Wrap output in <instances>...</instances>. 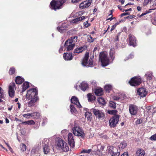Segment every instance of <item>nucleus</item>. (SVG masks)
Returning <instances> with one entry per match:
<instances>
[{"instance_id": "1", "label": "nucleus", "mask_w": 156, "mask_h": 156, "mask_svg": "<svg viewBox=\"0 0 156 156\" xmlns=\"http://www.w3.org/2000/svg\"><path fill=\"white\" fill-rule=\"evenodd\" d=\"M56 145L57 148L62 151L66 152L69 150V147L67 144L60 138L56 140Z\"/></svg>"}, {"instance_id": "2", "label": "nucleus", "mask_w": 156, "mask_h": 156, "mask_svg": "<svg viewBox=\"0 0 156 156\" xmlns=\"http://www.w3.org/2000/svg\"><path fill=\"white\" fill-rule=\"evenodd\" d=\"M77 38L76 36L72 37L65 42L64 46L67 47V51H70L73 49L75 43L77 42Z\"/></svg>"}, {"instance_id": "3", "label": "nucleus", "mask_w": 156, "mask_h": 156, "mask_svg": "<svg viewBox=\"0 0 156 156\" xmlns=\"http://www.w3.org/2000/svg\"><path fill=\"white\" fill-rule=\"evenodd\" d=\"M99 60L101 61L102 65L103 66H107L112 62L111 59H109L107 56V54L105 52H101L100 53Z\"/></svg>"}, {"instance_id": "4", "label": "nucleus", "mask_w": 156, "mask_h": 156, "mask_svg": "<svg viewBox=\"0 0 156 156\" xmlns=\"http://www.w3.org/2000/svg\"><path fill=\"white\" fill-rule=\"evenodd\" d=\"M105 147V146L103 145L97 144L92 147V150L95 154L101 156L102 154V151L104 150Z\"/></svg>"}, {"instance_id": "5", "label": "nucleus", "mask_w": 156, "mask_h": 156, "mask_svg": "<svg viewBox=\"0 0 156 156\" xmlns=\"http://www.w3.org/2000/svg\"><path fill=\"white\" fill-rule=\"evenodd\" d=\"M106 153L111 156H119L120 155V152L117 148L113 146L107 147Z\"/></svg>"}, {"instance_id": "6", "label": "nucleus", "mask_w": 156, "mask_h": 156, "mask_svg": "<svg viewBox=\"0 0 156 156\" xmlns=\"http://www.w3.org/2000/svg\"><path fill=\"white\" fill-rule=\"evenodd\" d=\"M89 57V53L87 52L85 54L84 57L82 60V64L83 66H91L93 63V58L91 57L89 59L88 62L87 61Z\"/></svg>"}, {"instance_id": "7", "label": "nucleus", "mask_w": 156, "mask_h": 156, "mask_svg": "<svg viewBox=\"0 0 156 156\" xmlns=\"http://www.w3.org/2000/svg\"><path fill=\"white\" fill-rule=\"evenodd\" d=\"M37 94L38 91L35 88L31 89L27 91L26 98L29 100L31 99L38 97Z\"/></svg>"}, {"instance_id": "8", "label": "nucleus", "mask_w": 156, "mask_h": 156, "mask_svg": "<svg viewBox=\"0 0 156 156\" xmlns=\"http://www.w3.org/2000/svg\"><path fill=\"white\" fill-rule=\"evenodd\" d=\"M119 119V116L115 115L112 117L109 120V125L111 128L115 127L118 124Z\"/></svg>"}, {"instance_id": "9", "label": "nucleus", "mask_w": 156, "mask_h": 156, "mask_svg": "<svg viewBox=\"0 0 156 156\" xmlns=\"http://www.w3.org/2000/svg\"><path fill=\"white\" fill-rule=\"evenodd\" d=\"M73 133L75 135L83 137L84 134L82 129L79 126H74L72 129Z\"/></svg>"}, {"instance_id": "10", "label": "nucleus", "mask_w": 156, "mask_h": 156, "mask_svg": "<svg viewBox=\"0 0 156 156\" xmlns=\"http://www.w3.org/2000/svg\"><path fill=\"white\" fill-rule=\"evenodd\" d=\"M63 4V3L59 0L55 1L53 0L50 3L51 8L55 10L59 9L61 8V6Z\"/></svg>"}, {"instance_id": "11", "label": "nucleus", "mask_w": 156, "mask_h": 156, "mask_svg": "<svg viewBox=\"0 0 156 156\" xmlns=\"http://www.w3.org/2000/svg\"><path fill=\"white\" fill-rule=\"evenodd\" d=\"M91 111L93 112L96 117L98 118L99 119L101 120L104 119L105 117V114L102 111L94 108L91 109Z\"/></svg>"}, {"instance_id": "12", "label": "nucleus", "mask_w": 156, "mask_h": 156, "mask_svg": "<svg viewBox=\"0 0 156 156\" xmlns=\"http://www.w3.org/2000/svg\"><path fill=\"white\" fill-rule=\"evenodd\" d=\"M129 82L131 86H136L140 84L141 80L139 77H135L132 78Z\"/></svg>"}, {"instance_id": "13", "label": "nucleus", "mask_w": 156, "mask_h": 156, "mask_svg": "<svg viewBox=\"0 0 156 156\" xmlns=\"http://www.w3.org/2000/svg\"><path fill=\"white\" fill-rule=\"evenodd\" d=\"M15 84L14 83L10 84L9 86V96L11 98L14 97L15 95Z\"/></svg>"}, {"instance_id": "14", "label": "nucleus", "mask_w": 156, "mask_h": 156, "mask_svg": "<svg viewBox=\"0 0 156 156\" xmlns=\"http://www.w3.org/2000/svg\"><path fill=\"white\" fill-rule=\"evenodd\" d=\"M68 142L70 147L73 148L75 146V142L73 139V135L71 133H69L68 135Z\"/></svg>"}, {"instance_id": "15", "label": "nucleus", "mask_w": 156, "mask_h": 156, "mask_svg": "<svg viewBox=\"0 0 156 156\" xmlns=\"http://www.w3.org/2000/svg\"><path fill=\"white\" fill-rule=\"evenodd\" d=\"M92 2V0H88L87 1H84L80 5L79 7L81 9L87 8L90 5Z\"/></svg>"}, {"instance_id": "16", "label": "nucleus", "mask_w": 156, "mask_h": 156, "mask_svg": "<svg viewBox=\"0 0 156 156\" xmlns=\"http://www.w3.org/2000/svg\"><path fill=\"white\" fill-rule=\"evenodd\" d=\"M137 92L138 94L142 97H145L147 94V91L146 90V89L144 88L139 89L137 90Z\"/></svg>"}, {"instance_id": "17", "label": "nucleus", "mask_w": 156, "mask_h": 156, "mask_svg": "<svg viewBox=\"0 0 156 156\" xmlns=\"http://www.w3.org/2000/svg\"><path fill=\"white\" fill-rule=\"evenodd\" d=\"M129 45L133 47L135 46L136 45V40L134 36L131 34L129 35Z\"/></svg>"}, {"instance_id": "18", "label": "nucleus", "mask_w": 156, "mask_h": 156, "mask_svg": "<svg viewBox=\"0 0 156 156\" xmlns=\"http://www.w3.org/2000/svg\"><path fill=\"white\" fill-rule=\"evenodd\" d=\"M129 111L131 115H136L138 110L137 107L134 105H131L129 107Z\"/></svg>"}, {"instance_id": "19", "label": "nucleus", "mask_w": 156, "mask_h": 156, "mask_svg": "<svg viewBox=\"0 0 156 156\" xmlns=\"http://www.w3.org/2000/svg\"><path fill=\"white\" fill-rule=\"evenodd\" d=\"M71 102L72 103L76 105L79 108L81 107L78 98L75 96H73L72 97L71 99Z\"/></svg>"}, {"instance_id": "20", "label": "nucleus", "mask_w": 156, "mask_h": 156, "mask_svg": "<svg viewBox=\"0 0 156 156\" xmlns=\"http://www.w3.org/2000/svg\"><path fill=\"white\" fill-rule=\"evenodd\" d=\"M67 27V24L65 23H63L61 27H57V30L60 33H63L65 31Z\"/></svg>"}, {"instance_id": "21", "label": "nucleus", "mask_w": 156, "mask_h": 156, "mask_svg": "<svg viewBox=\"0 0 156 156\" xmlns=\"http://www.w3.org/2000/svg\"><path fill=\"white\" fill-rule=\"evenodd\" d=\"M63 57L64 59L67 61L71 60L73 58L72 54L71 53H65Z\"/></svg>"}, {"instance_id": "22", "label": "nucleus", "mask_w": 156, "mask_h": 156, "mask_svg": "<svg viewBox=\"0 0 156 156\" xmlns=\"http://www.w3.org/2000/svg\"><path fill=\"white\" fill-rule=\"evenodd\" d=\"M31 100L28 103V106L31 107L34 106V104L38 100V97H36L34 98L31 99Z\"/></svg>"}, {"instance_id": "23", "label": "nucleus", "mask_w": 156, "mask_h": 156, "mask_svg": "<svg viewBox=\"0 0 156 156\" xmlns=\"http://www.w3.org/2000/svg\"><path fill=\"white\" fill-rule=\"evenodd\" d=\"M145 154L144 151L142 148H138L136 151V156H144Z\"/></svg>"}, {"instance_id": "24", "label": "nucleus", "mask_w": 156, "mask_h": 156, "mask_svg": "<svg viewBox=\"0 0 156 156\" xmlns=\"http://www.w3.org/2000/svg\"><path fill=\"white\" fill-rule=\"evenodd\" d=\"M145 76L147 80L149 81H150L154 78L152 73L150 72H147L145 75Z\"/></svg>"}, {"instance_id": "25", "label": "nucleus", "mask_w": 156, "mask_h": 156, "mask_svg": "<svg viewBox=\"0 0 156 156\" xmlns=\"http://www.w3.org/2000/svg\"><path fill=\"white\" fill-rule=\"evenodd\" d=\"M35 115L38 116L39 115V113L37 112H34L32 113H28L27 114L23 115V116L29 119L30 116L32 117Z\"/></svg>"}, {"instance_id": "26", "label": "nucleus", "mask_w": 156, "mask_h": 156, "mask_svg": "<svg viewBox=\"0 0 156 156\" xmlns=\"http://www.w3.org/2000/svg\"><path fill=\"white\" fill-rule=\"evenodd\" d=\"M87 16H82L78 17L74 19L72 21V23H76L78 22H81L82 20L85 19L87 18Z\"/></svg>"}, {"instance_id": "27", "label": "nucleus", "mask_w": 156, "mask_h": 156, "mask_svg": "<svg viewBox=\"0 0 156 156\" xmlns=\"http://www.w3.org/2000/svg\"><path fill=\"white\" fill-rule=\"evenodd\" d=\"M80 87L82 90L85 91L88 87V85L86 82H83L81 83Z\"/></svg>"}, {"instance_id": "28", "label": "nucleus", "mask_w": 156, "mask_h": 156, "mask_svg": "<svg viewBox=\"0 0 156 156\" xmlns=\"http://www.w3.org/2000/svg\"><path fill=\"white\" fill-rule=\"evenodd\" d=\"M95 95L98 96H100L103 94V90L101 88L96 89L95 90Z\"/></svg>"}, {"instance_id": "29", "label": "nucleus", "mask_w": 156, "mask_h": 156, "mask_svg": "<svg viewBox=\"0 0 156 156\" xmlns=\"http://www.w3.org/2000/svg\"><path fill=\"white\" fill-rule=\"evenodd\" d=\"M84 50V48L83 47H80L76 48L74 51V53H75L79 54L82 52Z\"/></svg>"}, {"instance_id": "30", "label": "nucleus", "mask_w": 156, "mask_h": 156, "mask_svg": "<svg viewBox=\"0 0 156 156\" xmlns=\"http://www.w3.org/2000/svg\"><path fill=\"white\" fill-rule=\"evenodd\" d=\"M114 53H115V49L114 48H111L110 49V57L111 58V60L112 61L114 59L115 56H114Z\"/></svg>"}, {"instance_id": "31", "label": "nucleus", "mask_w": 156, "mask_h": 156, "mask_svg": "<svg viewBox=\"0 0 156 156\" xmlns=\"http://www.w3.org/2000/svg\"><path fill=\"white\" fill-rule=\"evenodd\" d=\"M24 80L20 76H17L16 77L15 81L17 84H21L23 81Z\"/></svg>"}, {"instance_id": "32", "label": "nucleus", "mask_w": 156, "mask_h": 156, "mask_svg": "<svg viewBox=\"0 0 156 156\" xmlns=\"http://www.w3.org/2000/svg\"><path fill=\"white\" fill-rule=\"evenodd\" d=\"M50 148L47 145H45L43 147V151L44 154H47L50 151Z\"/></svg>"}, {"instance_id": "33", "label": "nucleus", "mask_w": 156, "mask_h": 156, "mask_svg": "<svg viewBox=\"0 0 156 156\" xmlns=\"http://www.w3.org/2000/svg\"><path fill=\"white\" fill-rule=\"evenodd\" d=\"M29 87V83L25 82L24 83L22 87V92H23L26 90V89L28 88Z\"/></svg>"}, {"instance_id": "34", "label": "nucleus", "mask_w": 156, "mask_h": 156, "mask_svg": "<svg viewBox=\"0 0 156 156\" xmlns=\"http://www.w3.org/2000/svg\"><path fill=\"white\" fill-rule=\"evenodd\" d=\"M88 100L89 101H92L94 100L96 98L94 96L91 95L90 94H89L87 95Z\"/></svg>"}, {"instance_id": "35", "label": "nucleus", "mask_w": 156, "mask_h": 156, "mask_svg": "<svg viewBox=\"0 0 156 156\" xmlns=\"http://www.w3.org/2000/svg\"><path fill=\"white\" fill-rule=\"evenodd\" d=\"M127 146V144L126 142H122L120 143V144L119 145V149H122L125 148Z\"/></svg>"}, {"instance_id": "36", "label": "nucleus", "mask_w": 156, "mask_h": 156, "mask_svg": "<svg viewBox=\"0 0 156 156\" xmlns=\"http://www.w3.org/2000/svg\"><path fill=\"white\" fill-rule=\"evenodd\" d=\"M70 112L72 113L73 114H76V113L77 112L75 108L73 105H70Z\"/></svg>"}, {"instance_id": "37", "label": "nucleus", "mask_w": 156, "mask_h": 156, "mask_svg": "<svg viewBox=\"0 0 156 156\" xmlns=\"http://www.w3.org/2000/svg\"><path fill=\"white\" fill-rule=\"evenodd\" d=\"M98 100L99 104L102 105H104L105 104V102L103 98L101 97L99 98H98Z\"/></svg>"}, {"instance_id": "38", "label": "nucleus", "mask_w": 156, "mask_h": 156, "mask_svg": "<svg viewBox=\"0 0 156 156\" xmlns=\"http://www.w3.org/2000/svg\"><path fill=\"white\" fill-rule=\"evenodd\" d=\"M85 115L88 120H90V119L92 118V115L90 112H87L85 113Z\"/></svg>"}, {"instance_id": "39", "label": "nucleus", "mask_w": 156, "mask_h": 156, "mask_svg": "<svg viewBox=\"0 0 156 156\" xmlns=\"http://www.w3.org/2000/svg\"><path fill=\"white\" fill-rule=\"evenodd\" d=\"M105 89L106 91L109 92L112 89V86L111 85H106L105 86Z\"/></svg>"}, {"instance_id": "40", "label": "nucleus", "mask_w": 156, "mask_h": 156, "mask_svg": "<svg viewBox=\"0 0 156 156\" xmlns=\"http://www.w3.org/2000/svg\"><path fill=\"white\" fill-rule=\"evenodd\" d=\"M109 106L111 108L115 109L116 108L115 103L112 101H110L109 103Z\"/></svg>"}, {"instance_id": "41", "label": "nucleus", "mask_w": 156, "mask_h": 156, "mask_svg": "<svg viewBox=\"0 0 156 156\" xmlns=\"http://www.w3.org/2000/svg\"><path fill=\"white\" fill-rule=\"evenodd\" d=\"M21 150L23 152L25 151L27 149V146L24 144H22L20 145Z\"/></svg>"}, {"instance_id": "42", "label": "nucleus", "mask_w": 156, "mask_h": 156, "mask_svg": "<svg viewBox=\"0 0 156 156\" xmlns=\"http://www.w3.org/2000/svg\"><path fill=\"white\" fill-rule=\"evenodd\" d=\"M92 151V149H88V150H86L84 149L82 150L81 151V153H90L91 151Z\"/></svg>"}, {"instance_id": "43", "label": "nucleus", "mask_w": 156, "mask_h": 156, "mask_svg": "<svg viewBox=\"0 0 156 156\" xmlns=\"http://www.w3.org/2000/svg\"><path fill=\"white\" fill-rule=\"evenodd\" d=\"M26 122V124L33 125H34L35 122L33 120H30L27 121Z\"/></svg>"}, {"instance_id": "44", "label": "nucleus", "mask_w": 156, "mask_h": 156, "mask_svg": "<svg viewBox=\"0 0 156 156\" xmlns=\"http://www.w3.org/2000/svg\"><path fill=\"white\" fill-rule=\"evenodd\" d=\"M87 40L88 41L90 42H92L94 41V39L90 35H88L87 36Z\"/></svg>"}, {"instance_id": "45", "label": "nucleus", "mask_w": 156, "mask_h": 156, "mask_svg": "<svg viewBox=\"0 0 156 156\" xmlns=\"http://www.w3.org/2000/svg\"><path fill=\"white\" fill-rule=\"evenodd\" d=\"M155 9H150L149 10V11H147L146 12L142 13L141 15H140L139 16V17H142L144 15H145L147 13H150L151 12L150 11L151 10H154Z\"/></svg>"}, {"instance_id": "46", "label": "nucleus", "mask_w": 156, "mask_h": 156, "mask_svg": "<svg viewBox=\"0 0 156 156\" xmlns=\"http://www.w3.org/2000/svg\"><path fill=\"white\" fill-rule=\"evenodd\" d=\"M150 139L152 141L156 140V134L152 135L150 137Z\"/></svg>"}, {"instance_id": "47", "label": "nucleus", "mask_w": 156, "mask_h": 156, "mask_svg": "<svg viewBox=\"0 0 156 156\" xmlns=\"http://www.w3.org/2000/svg\"><path fill=\"white\" fill-rule=\"evenodd\" d=\"M3 90L0 87V98H2L3 96Z\"/></svg>"}, {"instance_id": "48", "label": "nucleus", "mask_w": 156, "mask_h": 156, "mask_svg": "<svg viewBox=\"0 0 156 156\" xmlns=\"http://www.w3.org/2000/svg\"><path fill=\"white\" fill-rule=\"evenodd\" d=\"M15 72V69L13 68H12L10 69L9 71V73L10 74H13Z\"/></svg>"}, {"instance_id": "49", "label": "nucleus", "mask_w": 156, "mask_h": 156, "mask_svg": "<svg viewBox=\"0 0 156 156\" xmlns=\"http://www.w3.org/2000/svg\"><path fill=\"white\" fill-rule=\"evenodd\" d=\"M152 0H144V2L143 4L144 5H147L150 2H151Z\"/></svg>"}, {"instance_id": "50", "label": "nucleus", "mask_w": 156, "mask_h": 156, "mask_svg": "<svg viewBox=\"0 0 156 156\" xmlns=\"http://www.w3.org/2000/svg\"><path fill=\"white\" fill-rule=\"evenodd\" d=\"M116 110L108 111V113L110 114H115L116 113Z\"/></svg>"}, {"instance_id": "51", "label": "nucleus", "mask_w": 156, "mask_h": 156, "mask_svg": "<svg viewBox=\"0 0 156 156\" xmlns=\"http://www.w3.org/2000/svg\"><path fill=\"white\" fill-rule=\"evenodd\" d=\"M152 23L153 24L156 26V14L152 20Z\"/></svg>"}, {"instance_id": "52", "label": "nucleus", "mask_w": 156, "mask_h": 156, "mask_svg": "<svg viewBox=\"0 0 156 156\" xmlns=\"http://www.w3.org/2000/svg\"><path fill=\"white\" fill-rule=\"evenodd\" d=\"M134 55L133 54H131L129 56H128L125 60L131 59L133 57Z\"/></svg>"}, {"instance_id": "53", "label": "nucleus", "mask_w": 156, "mask_h": 156, "mask_svg": "<svg viewBox=\"0 0 156 156\" xmlns=\"http://www.w3.org/2000/svg\"><path fill=\"white\" fill-rule=\"evenodd\" d=\"M83 25L85 27H88L90 26V24L88 23V22L87 21L83 23Z\"/></svg>"}, {"instance_id": "54", "label": "nucleus", "mask_w": 156, "mask_h": 156, "mask_svg": "<svg viewBox=\"0 0 156 156\" xmlns=\"http://www.w3.org/2000/svg\"><path fill=\"white\" fill-rule=\"evenodd\" d=\"M142 122V120L140 119H138L136 121V123L137 125L141 124Z\"/></svg>"}, {"instance_id": "55", "label": "nucleus", "mask_w": 156, "mask_h": 156, "mask_svg": "<svg viewBox=\"0 0 156 156\" xmlns=\"http://www.w3.org/2000/svg\"><path fill=\"white\" fill-rule=\"evenodd\" d=\"M47 122V119L45 117L43 118V121L42 122V124L44 125L45 124V123Z\"/></svg>"}, {"instance_id": "56", "label": "nucleus", "mask_w": 156, "mask_h": 156, "mask_svg": "<svg viewBox=\"0 0 156 156\" xmlns=\"http://www.w3.org/2000/svg\"><path fill=\"white\" fill-rule=\"evenodd\" d=\"M90 82L94 86H95L96 85V82L95 80H92L90 81Z\"/></svg>"}, {"instance_id": "57", "label": "nucleus", "mask_w": 156, "mask_h": 156, "mask_svg": "<svg viewBox=\"0 0 156 156\" xmlns=\"http://www.w3.org/2000/svg\"><path fill=\"white\" fill-rule=\"evenodd\" d=\"M135 17V16L133 15H131L128 16H127L126 18L128 19H132V18H134Z\"/></svg>"}, {"instance_id": "58", "label": "nucleus", "mask_w": 156, "mask_h": 156, "mask_svg": "<svg viewBox=\"0 0 156 156\" xmlns=\"http://www.w3.org/2000/svg\"><path fill=\"white\" fill-rule=\"evenodd\" d=\"M36 151V148L34 147L33 148L31 151V153L32 154H34L35 153Z\"/></svg>"}, {"instance_id": "59", "label": "nucleus", "mask_w": 156, "mask_h": 156, "mask_svg": "<svg viewBox=\"0 0 156 156\" xmlns=\"http://www.w3.org/2000/svg\"><path fill=\"white\" fill-rule=\"evenodd\" d=\"M121 156H128V152H126L122 154Z\"/></svg>"}, {"instance_id": "60", "label": "nucleus", "mask_w": 156, "mask_h": 156, "mask_svg": "<svg viewBox=\"0 0 156 156\" xmlns=\"http://www.w3.org/2000/svg\"><path fill=\"white\" fill-rule=\"evenodd\" d=\"M129 14L130 13L129 12H124L121 14V16H122L126 15H129Z\"/></svg>"}, {"instance_id": "61", "label": "nucleus", "mask_w": 156, "mask_h": 156, "mask_svg": "<svg viewBox=\"0 0 156 156\" xmlns=\"http://www.w3.org/2000/svg\"><path fill=\"white\" fill-rule=\"evenodd\" d=\"M118 8H119V9H120V10L124 12L125 11V10L124 9H122L121 7V6H120L119 5V6H118Z\"/></svg>"}, {"instance_id": "62", "label": "nucleus", "mask_w": 156, "mask_h": 156, "mask_svg": "<svg viewBox=\"0 0 156 156\" xmlns=\"http://www.w3.org/2000/svg\"><path fill=\"white\" fill-rule=\"evenodd\" d=\"M59 51V53H61L62 52V51H63V47L62 46L61 47Z\"/></svg>"}, {"instance_id": "63", "label": "nucleus", "mask_w": 156, "mask_h": 156, "mask_svg": "<svg viewBox=\"0 0 156 156\" xmlns=\"http://www.w3.org/2000/svg\"><path fill=\"white\" fill-rule=\"evenodd\" d=\"M116 26L115 25H114L112 27L111 29V31H112L113 30H114L115 28L116 27Z\"/></svg>"}, {"instance_id": "64", "label": "nucleus", "mask_w": 156, "mask_h": 156, "mask_svg": "<svg viewBox=\"0 0 156 156\" xmlns=\"http://www.w3.org/2000/svg\"><path fill=\"white\" fill-rule=\"evenodd\" d=\"M153 5L154 6H156V0H154V2L153 4Z\"/></svg>"}]
</instances>
